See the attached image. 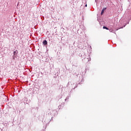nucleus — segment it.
<instances>
[{
	"mask_svg": "<svg viewBox=\"0 0 131 131\" xmlns=\"http://www.w3.org/2000/svg\"><path fill=\"white\" fill-rule=\"evenodd\" d=\"M107 9L106 8H103L101 11V15H103L104 14V12H105V10Z\"/></svg>",
	"mask_w": 131,
	"mask_h": 131,
	"instance_id": "nucleus-1",
	"label": "nucleus"
},
{
	"mask_svg": "<svg viewBox=\"0 0 131 131\" xmlns=\"http://www.w3.org/2000/svg\"><path fill=\"white\" fill-rule=\"evenodd\" d=\"M43 45H44V46H46V45H48V42L47 41V40H45L43 41Z\"/></svg>",
	"mask_w": 131,
	"mask_h": 131,
	"instance_id": "nucleus-2",
	"label": "nucleus"
},
{
	"mask_svg": "<svg viewBox=\"0 0 131 131\" xmlns=\"http://www.w3.org/2000/svg\"><path fill=\"white\" fill-rule=\"evenodd\" d=\"M103 29H106V30H109V29H108V28H107V27H105V26H104V27H103Z\"/></svg>",
	"mask_w": 131,
	"mask_h": 131,
	"instance_id": "nucleus-3",
	"label": "nucleus"
},
{
	"mask_svg": "<svg viewBox=\"0 0 131 131\" xmlns=\"http://www.w3.org/2000/svg\"><path fill=\"white\" fill-rule=\"evenodd\" d=\"M16 54H17V53L16 52V51L14 52V55H16Z\"/></svg>",
	"mask_w": 131,
	"mask_h": 131,
	"instance_id": "nucleus-4",
	"label": "nucleus"
},
{
	"mask_svg": "<svg viewBox=\"0 0 131 131\" xmlns=\"http://www.w3.org/2000/svg\"><path fill=\"white\" fill-rule=\"evenodd\" d=\"M85 7H88V5H85Z\"/></svg>",
	"mask_w": 131,
	"mask_h": 131,
	"instance_id": "nucleus-5",
	"label": "nucleus"
}]
</instances>
